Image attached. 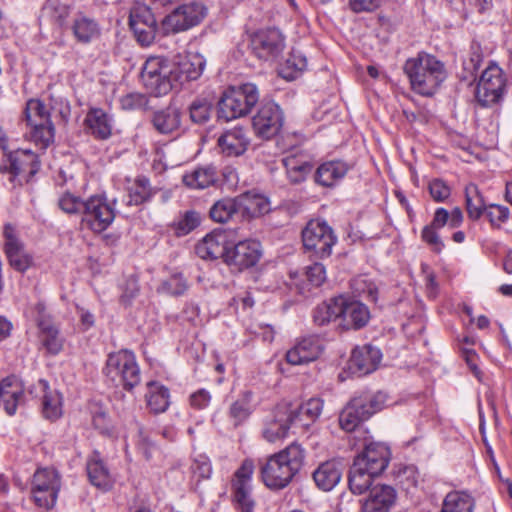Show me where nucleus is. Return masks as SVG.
<instances>
[{
  "mask_svg": "<svg viewBox=\"0 0 512 512\" xmlns=\"http://www.w3.org/2000/svg\"><path fill=\"white\" fill-rule=\"evenodd\" d=\"M304 448L293 442L285 449L271 455L261 466V478L271 490L287 487L302 469L305 461Z\"/></svg>",
  "mask_w": 512,
  "mask_h": 512,
  "instance_id": "nucleus-1",
  "label": "nucleus"
},
{
  "mask_svg": "<svg viewBox=\"0 0 512 512\" xmlns=\"http://www.w3.org/2000/svg\"><path fill=\"white\" fill-rule=\"evenodd\" d=\"M404 71L412 89L423 96H432L446 78L444 64L427 53H419L417 57L408 59Z\"/></svg>",
  "mask_w": 512,
  "mask_h": 512,
  "instance_id": "nucleus-2",
  "label": "nucleus"
},
{
  "mask_svg": "<svg viewBox=\"0 0 512 512\" xmlns=\"http://www.w3.org/2000/svg\"><path fill=\"white\" fill-rule=\"evenodd\" d=\"M26 125L25 139L37 147L46 149L54 140V125L46 105L39 99H29L21 115Z\"/></svg>",
  "mask_w": 512,
  "mask_h": 512,
  "instance_id": "nucleus-3",
  "label": "nucleus"
},
{
  "mask_svg": "<svg viewBox=\"0 0 512 512\" xmlns=\"http://www.w3.org/2000/svg\"><path fill=\"white\" fill-rule=\"evenodd\" d=\"M259 100L255 84L245 83L227 89L218 102V119L230 121L246 116Z\"/></svg>",
  "mask_w": 512,
  "mask_h": 512,
  "instance_id": "nucleus-4",
  "label": "nucleus"
},
{
  "mask_svg": "<svg viewBox=\"0 0 512 512\" xmlns=\"http://www.w3.org/2000/svg\"><path fill=\"white\" fill-rule=\"evenodd\" d=\"M387 397L382 392L363 393L354 397L341 411L339 425L346 432L354 431L362 422L383 409Z\"/></svg>",
  "mask_w": 512,
  "mask_h": 512,
  "instance_id": "nucleus-5",
  "label": "nucleus"
},
{
  "mask_svg": "<svg viewBox=\"0 0 512 512\" xmlns=\"http://www.w3.org/2000/svg\"><path fill=\"white\" fill-rule=\"evenodd\" d=\"M104 374L116 387L131 391L140 383V369L132 351L123 349L110 353L106 360Z\"/></svg>",
  "mask_w": 512,
  "mask_h": 512,
  "instance_id": "nucleus-6",
  "label": "nucleus"
},
{
  "mask_svg": "<svg viewBox=\"0 0 512 512\" xmlns=\"http://www.w3.org/2000/svg\"><path fill=\"white\" fill-rule=\"evenodd\" d=\"M506 91V77L497 64H490L481 74L475 90V98L482 107L499 104Z\"/></svg>",
  "mask_w": 512,
  "mask_h": 512,
  "instance_id": "nucleus-7",
  "label": "nucleus"
},
{
  "mask_svg": "<svg viewBox=\"0 0 512 512\" xmlns=\"http://www.w3.org/2000/svg\"><path fill=\"white\" fill-rule=\"evenodd\" d=\"M172 74L173 70L169 61L160 57H150L145 61L140 77L151 94L160 96L173 89Z\"/></svg>",
  "mask_w": 512,
  "mask_h": 512,
  "instance_id": "nucleus-8",
  "label": "nucleus"
},
{
  "mask_svg": "<svg viewBox=\"0 0 512 512\" xmlns=\"http://www.w3.org/2000/svg\"><path fill=\"white\" fill-rule=\"evenodd\" d=\"M61 489V477L54 468L37 469L33 475L31 493L37 506L50 509Z\"/></svg>",
  "mask_w": 512,
  "mask_h": 512,
  "instance_id": "nucleus-9",
  "label": "nucleus"
},
{
  "mask_svg": "<svg viewBox=\"0 0 512 512\" xmlns=\"http://www.w3.org/2000/svg\"><path fill=\"white\" fill-rule=\"evenodd\" d=\"M302 241L306 250L313 251L319 258H326L331 255L337 238L326 222L311 220L302 231Z\"/></svg>",
  "mask_w": 512,
  "mask_h": 512,
  "instance_id": "nucleus-10",
  "label": "nucleus"
},
{
  "mask_svg": "<svg viewBox=\"0 0 512 512\" xmlns=\"http://www.w3.org/2000/svg\"><path fill=\"white\" fill-rule=\"evenodd\" d=\"M115 211L104 196L93 195L85 200L81 225L94 233L105 231L114 221Z\"/></svg>",
  "mask_w": 512,
  "mask_h": 512,
  "instance_id": "nucleus-11",
  "label": "nucleus"
},
{
  "mask_svg": "<svg viewBox=\"0 0 512 512\" xmlns=\"http://www.w3.org/2000/svg\"><path fill=\"white\" fill-rule=\"evenodd\" d=\"M250 46L260 60H274L285 48V37L277 28L260 29L251 36Z\"/></svg>",
  "mask_w": 512,
  "mask_h": 512,
  "instance_id": "nucleus-12",
  "label": "nucleus"
},
{
  "mask_svg": "<svg viewBox=\"0 0 512 512\" xmlns=\"http://www.w3.org/2000/svg\"><path fill=\"white\" fill-rule=\"evenodd\" d=\"M129 25L137 41L148 46L153 43L159 26L151 9L145 5H137L130 11Z\"/></svg>",
  "mask_w": 512,
  "mask_h": 512,
  "instance_id": "nucleus-13",
  "label": "nucleus"
},
{
  "mask_svg": "<svg viewBox=\"0 0 512 512\" xmlns=\"http://www.w3.org/2000/svg\"><path fill=\"white\" fill-rule=\"evenodd\" d=\"M262 256L260 242L256 240L240 241L228 248L225 263L235 271H243L254 267Z\"/></svg>",
  "mask_w": 512,
  "mask_h": 512,
  "instance_id": "nucleus-14",
  "label": "nucleus"
},
{
  "mask_svg": "<svg viewBox=\"0 0 512 512\" xmlns=\"http://www.w3.org/2000/svg\"><path fill=\"white\" fill-rule=\"evenodd\" d=\"M282 123L281 109L274 102L263 103L252 120L255 133L263 139L275 136L280 131Z\"/></svg>",
  "mask_w": 512,
  "mask_h": 512,
  "instance_id": "nucleus-15",
  "label": "nucleus"
},
{
  "mask_svg": "<svg viewBox=\"0 0 512 512\" xmlns=\"http://www.w3.org/2000/svg\"><path fill=\"white\" fill-rule=\"evenodd\" d=\"M294 423V412L292 407L287 404H281L266 417L262 435L268 442H276L283 439Z\"/></svg>",
  "mask_w": 512,
  "mask_h": 512,
  "instance_id": "nucleus-16",
  "label": "nucleus"
},
{
  "mask_svg": "<svg viewBox=\"0 0 512 512\" xmlns=\"http://www.w3.org/2000/svg\"><path fill=\"white\" fill-rule=\"evenodd\" d=\"M391 458L389 447L381 442H370L364 446L354 461L371 474L379 476L388 466Z\"/></svg>",
  "mask_w": 512,
  "mask_h": 512,
  "instance_id": "nucleus-17",
  "label": "nucleus"
},
{
  "mask_svg": "<svg viewBox=\"0 0 512 512\" xmlns=\"http://www.w3.org/2000/svg\"><path fill=\"white\" fill-rule=\"evenodd\" d=\"M4 250L10 266L18 272L24 273L32 263V256L25 250L24 244L16 235L15 228L11 224L4 226Z\"/></svg>",
  "mask_w": 512,
  "mask_h": 512,
  "instance_id": "nucleus-18",
  "label": "nucleus"
},
{
  "mask_svg": "<svg viewBox=\"0 0 512 512\" xmlns=\"http://www.w3.org/2000/svg\"><path fill=\"white\" fill-rule=\"evenodd\" d=\"M324 350L323 340L318 335L301 338L287 351L286 360L292 365H303L315 361Z\"/></svg>",
  "mask_w": 512,
  "mask_h": 512,
  "instance_id": "nucleus-19",
  "label": "nucleus"
},
{
  "mask_svg": "<svg viewBox=\"0 0 512 512\" xmlns=\"http://www.w3.org/2000/svg\"><path fill=\"white\" fill-rule=\"evenodd\" d=\"M173 70L172 80L174 86L185 81L196 80L204 70L206 61L199 53H189L179 58L177 62H170Z\"/></svg>",
  "mask_w": 512,
  "mask_h": 512,
  "instance_id": "nucleus-20",
  "label": "nucleus"
},
{
  "mask_svg": "<svg viewBox=\"0 0 512 512\" xmlns=\"http://www.w3.org/2000/svg\"><path fill=\"white\" fill-rule=\"evenodd\" d=\"M382 354L380 350L372 345L356 347L348 362V369L351 374L363 376L376 370Z\"/></svg>",
  "mask_w": 512,
  "mask_h": 512,
  "instance_id": "nucleus-21",
  "label": "nucleus"
},
{
  "mask_svg": "<svg viewBox=\"0 0 512 512\" xmlns=\"http://www.w3.org/2000/svg\"><path fill=\"white\" fill-rule=\"evenodd\" d=\"M24 402V387L16 376H8L0 381V406L8 415H14L17 407Z\"/></svg>",
  "mask_w": 512,
  "mask_h": 512,
  "instance_id": "nucleus-22",
  "label": "nucleus"
},
{
  "mask_svg": "<svg viewBox=\"0 0 512 512\" xmlns=\"http://www.w3.org/2000/svg\"><path fill=\"white\" fill-rule=\"evenodd\" d=\"M397 491L387 484H375L363 504V511L388 512L396 503Z\"/></svg>",
  "mask_w": 512,
  "mask_h": 512,
  "instance_id": "nucleus-23",
  "label": "nucleus"
},
{
  "mask_svg": "<svg viewBox=\"0 0 512 512\" xmlns=\"http://www.w3.org/2000/svg\"><path fill=\"white\" fill-rule=\"evenodd\" d=\"M8 164H4L7 168L5 171H10L15 176L24 174L27 180L33 177L40 168V162L37 155L31 150L19 149L8 155Z\"/></svg>",
  "mask_w": 512,
  "mask_h": 512,
  "instance_id": "nucleus-24",
  "label": "nucleus"
},
{
  "mask_svg": "<svg viewBox=\"0 0 512 512\" xmlns=\"http://www.w3.org/2000/svg\"><path fill=\"white\" fill-rule=\"evenodd\" d=\"M86 471L93 486L105 491L112 487L114 479L99 451L94 450L88 456Z\"/></svg>",
  "mask_w": 512,
  "mask_h": 512,
  "instance_id": "nucleus-25",
  "label": "nucleus"
},
{
  "mask_svg": "<svg viewBox=\"0 0 512 512\" xmlns=\"http://www.w3.org/2000/svg\"><path fill=\"white\" fill-rule=\"evenodd\" d=\"M341 316L343 327L346 329H361L370 319V311L366 305L356 300H349L342 296Z\"/></svg>",
  "mask_w": 512,
  "mask_h": 512,
  "instance_id": "nucleus-26",
  "label": "nucleus"
},
{
  "mask_svg": "<svg viewBox=\"0 0 512 512\" xmlns=\"http://www.w3.org/2000/svg\"><path fill=\"white\" fill-rule=\"evenodd\" d=\"M226 242L225 233L213 231L196 245L195 252L200 258L205 260L223 258L225 261L226 253L228 252Z\"/></svg>",
  "mask_w": 512,
  "mask_h": 512,
  "instance_id": "nucleus-27",
  "label": "nucleus"
},
{
  "mask_svg": "<svg viewBox=\"0 0 512 512\" xmlns=\"http://www.w3.org/2000/svg\"><path fill=\"white\" fill-rule=\"evenodd\" d=\"M218 145L226 156H240L247 150L249 138L243 128L235 127L219 137Z\"/></svg>",
  "mask_w": 512,
  "mask_h": 512,
  "instance_id": "nucleus-28",
  "label": "nucleus"
},
{
  "mask_svg": "<svg viewBox=\"0 0 512 512\" xmlns=\"http://www.w3.org/2000/svg\"><path fill=\"white\" fill-rule=\"evenodd\" d=\"M349 165L341 160L322 163L315 172V181L324 187H331L347 174Z\"/></svg>",
  "mask_w": 512,
  "mask_h": 512,
  "instance_id": "nucleus-29",
  "label": "nucleus"
},
{
  "mask_svg": "<svg viewBox=\"0 0 512 512\" xmlns=\"http://www.w3.org/2000/svg\"><path fill=\"white\" fill-rule=\"evenodd\" d=\"M39 340L49 355H58L64 348L65 339L54 322L41 320L39 323Z\"/></svg>",
  "mask_w": 512,
  "mask_h": 512,
  "instance_id": "nucleus-30",
  "label": "nucleus"
},
{
  "mask_svg": "<svg viewBox=\"0 0 512 512\" xmlns=\"http://www.w3.org/2000/svg\"><path fill=\"white\" fill-rule=\"evenodd\" d=\"M37 387L43 393L42 395V413L43 416L55 421L62 415V397L56 390H51L46 380L40 379Z\"/></svg>",
  "mask_w": 512,
  "mask_h": 512,
  "instance_id": "nucleus-31",
  "label": "nucleus"
},
{
  "mask_svg": "<svg viewBox=\"0 0 512 512\" xmlns=\"http://www.w3.org/2000/svg\"><path fill=\"white\" fill-rule=\"evenodd\" d=\"M252 400L253 393L246 390L231 403L228 410V418L232 422L233 427L237 428L249 419L254 410Z\"/></svg>",
  "mask_w": 512,
  "mask_h": 512,
  "instance_id": "nucleus-32",
  "label": "nucleus"
},
{
  "mask_svg": "<svg viewBox=\"0 0 512 512\" xmlns=\"http://www.w3.org/2000/svg\"><path fill=\"white\" fill-rule=\"evenodd\" d=\"M152 124L161 134L173 133L181 125V111L176 106L169 105L153 114Z\"/></svg>",
  "mask_w": 512,
  "mask_h": 512,
  "instance_id": "nucleus-33",
  "label": "nucleus"
},
{
  "mask_svg": "<svg viewBox=\"0 0 512 512\" xmlns=\"http://www.w3.org/2000/svg\"><path fill=\"white\" fill-rule=\"evenodd\" d=\"M341 475L338 463L326 461L321 463L313 472V479L318 488L323 491H330L339 483Z\"/></svg>",
  "mask_w": 512,
  "mask_h": 512,
  "instance_id": "nucleus-34",
  "label": "nucleus"
},
{
  "mask_svg": "<svg viewBox=\"0 0 512 512\" xmlns=\"http://www.w3.org/2000/svg\"><path fill=\"white\" fill-rule=\"evenodd\" d=\"M85 123L96 138L107 139L111 135V119L100 108L91 109L85 118Z\"/></svg>",
  "mask_w": 512,
  "mask_h": 512,
  "instance_id": "nucleus-35",
  "label": "nucleus"
},
{
  "mask_svg": "<svg viewBox=\"0 0 512 512\" xmlns=\"http://www.w3.org/2000/svg\"><path fill=\"white\" fill-rule=\"evenodd\" d=\"M217 181V171L212 165L198 167L183 176V183L192 189H205Z\"/></svg>",
  "mask_w": 512,
  "mask_h": 512,
  "instance_id": "nucleus-36",
  "label": "nucleus"
},
{
  "mask_svg": "<svg viewBox=\"0 0 512 512\" xmlns=\"http://www.w3.org/2000/svg\"><path fill=\"white\" fill-rule=\"evenodd\" d=\"M342 296L331 298L316 306L313 311V321L319 326L328 324L341 316Z\"/></svg>",
  "mask_w": 512,
  "mask_h": 512,
  "instance_id": "nucleus-37",
  "label": "nucleus"
},
{
  "mask_svg": "<svg viewBox=\"0 0 512 512\" xmlns=\"http://www.w3.org/2000/svg\"><path fill=\"white\" fill-rule=\"evenodd\" d=\"M474 498L463 491L449 492L442 503L440 512H473Z\"/></svg>",
  "mask_w": 512,
  "mask_h": 512,
  "instance_id": "nucleus-38",
  "label": "nucleus"
},
{
  "mask_svg": "<svg viewBox=\"0 0 512 512\" xmlns=\"http://www.w3.org/2000/svg\"><path fill=\"white\" fill-rule=\"evenodd\" d=\"M465 202L468 217L473 221L479 220L488 207L478 186L473 183L465 187Z\"/></svg>",
  "mask_w": 512,
  "mask_h": 512,
  "instance_id": "nucleus-39",
  "label": "nucleus"
},
{
  "mask_svg": "<svg viewBox=\"0 0 512 512\" xmlns=\"http://www.w3.org/2000/svg\"><path fill=\"white\" fill-rule=\"evenodd\" d=\"M146 399L147 406L153 413H163L169 406V390L159 383L149 382Z\"/></svg>",
  "mask_w": 512,
  "mask_h": 512,
  "instance_id": "nucleus-40",
  "label": "nucleus"
},
{
  "mask_svg": "<svg viewBox=\"0 0 512 512\" xmlns=\"http://www.w3.org/2000/svg\"><path fill=\"white\" fill-rule=\"evenodd\" d=\"M377 477L363 467L353 462L349 472V488L353 494L361 495L372 487L373 479Z\"/></svg>",
  "mask_w": 512,
  "mask_h": 512,
  "instance_id": "nucleus-41",
  "label": "nucleus"
},
{
  "mask_svg": "<svg viewBox=\"0 0 512 512\" xmlns=\"http://www.w3.org/2000/svg\"><path fill=\"white\" fill-rule=\"evenodd\" d=\"M73 33L81 43H89L100 33L99 26L94 19L79 15L73 23Z\"/></svg>",
  "mask_w": 512,
  "mask_h": 512,
  "instance_id": "nucleus-42",
  "label": "nucleus"
},
{
  "mask_svg": "<svg viewBox=\"0 0 512 512\" xmlns=\"http://www.w3.org/2000/svg\"><path fill=\"white\" fill-rule=\"evenodd\" d=\"M287 176L291 183L298 184L303 182L312 170V165L295 155L287 156L283 159Z\"/></svg>",
  "mask_w": 512,
  "mask_h": 512,
  "instance_id": "nucleus-43",
  "label": "nucleus"
},
{
  "mask_svg": "<svg viewBox=\"0 0 512 512\" xmlns=\"http://www.w3.org/2000/svg\"><path fill=\"white\" fill-rule=\"evenodd\" d=\"M209 215L215 222H228L234 215H238L236 197H227L216 201L210 208Z\"/></svg>",
  "mask_w": 512,
  "mask_h": 512,
  "instance_id": "nucleus-44",
  "label": "nucleus"
},
{
  "mask_svg": "<svg viewBox=\"0 0 512 512\" xmlns=\"http://www.w3.org/2000/svg\"><path fill=\"white\" fill-rule=\"evenodd\" d=\"M214 110V103L206 97H198L189 106V114L192 122L202 125L209 121Z\"/></svg>",
  "mask_w": 512,
  "mask_h": 512,
  "instance_id": "nucleus-45",
  "label": "nucleus"
},
{
  "mask_svg": "<svg viewBox=\"0 0 512 512\" xmlns=\"http://www.w3.org/2000/svg\"><path fill=\"white\" fill-rule=\"evenodd\" d=\"M190 29L179 7L166 15L159 26V33L166 36Z\"/></svg>",
  "mask_w": 512,
  "mask_h": 512,
  "instance_id": "nucleus-46",
  "label": "nucleus"
},
{
  "mask_svg": "<svg viewBox=\"0 0 512 512\" xmlns=\"http://www.w3.org/2000/svg\"><path fill=\"white\" fill-rule=\"evenodd\" d=\"M152 196V190L149 180L146 177H138L133 184L128 187L127 205H140Z\"/></svg>",
  "mask_w": 512,
  "mask_h": 512,
  "instance_id": "nucleus-47",
  "label": "nucleus"
},
{
  "mask_svg": "<svg viewBox=\"0 0 512 512\" xmlns=\"http://www.w3.org/2000/svg\"><path fill=\"white\" fill-rule=\"evenodd\" d=\"M307 66L306 58L297 53H292L285 63L279 69V75L288 81H292L305 70Z\"/></svg>",
  "mask_w": 512,
  "mask_h": 512,
  "instance_id": "nucleus-48",
  "label": "nucleus"
},
{
  "mask_svg": "<svg viewBox=\"0 0 512 512\" xmlns=\"http://www.w3.org/2000/svg\"><path fill=\"white\" fill-rule=\"evenodd\" d=\"M323 409V401L320 398H311L298 408L292 409L294 412V422L296 420L315 421L321 414Z\"/></svg>",
  "mask_w": 512,
  "mask_h": 512,
  "instance_id": "nucleus-49",
  "label": "nucleus"
},
{
  "mask_svg": "<svg viewBox=\"0 0 512 512\" xmlns=\"http://www.w3.org/2000/svg\"><path fill=\"white\" fill-rule=\"evenodd\" d=\"M190 28L199 25L207 16V7L201 2H191L179 6Z\"/></svg>",
  "mask_w": 512,
  "mask_h": 512,
  "instance_id": "nucleus-50",
  "label": "nucleus"
},
{
  "mask_svg": "<svg viewBox=\"0 0 512 512\" xmlns=\"http://www.w3.org/2000/svg\"><path fill=\"white\" fill-rule=\"evenodd\" d=\"M484 214L489 220L492 228L500 229L502 224L508 221L510 210L508 207L499 204H489Z\"/></svg>",
  "mask_w": 512,
  "mask_h": 512,
  "instance_id": "nucleus-51",
  "label": "nucleus"
},
{
  "mask_svg": "<svg viewBox=\"0 0 512 512\" xmlns=\"http://www.w3.org/2000/svg\"><path fill=\"white\" fill-rule=\"evenodd\" d=\"M58 206L67 214L80 213L82 215L85 207V201L70 192H65L60 196Z\"/></svg>",
  "mask_w": 512,
  "mask_h": 512,
  "instance_id": "nucleus-52",
  "label": "nucleus"
},
{
  "mask_svg": "<svg viewBox=\"0 0 512 512\" xmlns=\"http://www.w3.org/2000/svg\"><path fill=\"white\" fill-rule=\"evenodd\" d=\"M232 486L234 490V500L241 512H253L254 502L250 495V485L232 484Z\"/></svg>",
  "mask_w": 512,
  "mask_h": 512,
  "instance_id": "nucleus-53",
  "label": "nucleus"
},
{
  "mask_svg": "<svg viewBox=\"0 0 512 512\" xmlns=\"http://www.w3.org/2000/svg\"><path fill=\"white\" fill-rule=\"evenodd\" d=\"M200 224V215L195 211H187L174 223L175 233L177 236L189 234Z\"/></svg>",
  "mask_w": 512,
  "mask_h": 512,
  "instance_id": "nucleus-54",
  "label": "nucleus"
},
{
  "mask_svg": "<svg viewBox=\"0 0 512 512\" xmlns=\"http://www.w3.org/2000/svg\"><path fill=\"white\" fill-rule=\"evenodd\" d=\"M238 214L241 215L243 219H251L255 218V210H256V194H251L249 192L243 193L241 195L236 196Z\"/></svg>",
  "mask_w": 512,
  "mask_h": 512,
  "instance_id": "nucleus-55",
  "label": "nucleus"
},
{
  "mask_svg": "<svg viewBox=\"0 0 512 512\" xmlns=\"http://www.w3.org/2000/svg\"><path fill=\"white\" fill-rule=\"evenodd\" d=\"M164 291L173 296H180L187 290V282L180 274L171 276L162 285Z\"/></svg>",
  "mask_w": 512,
  "mask_h": 512,
  "instance_id": "nucleus-56",
  "label": "nucleus"
},
{
  "mask_svg": "<svg viewBox=\"0 0 512 512\" xmlns=\"http://www.w3.org/2000/svg\"><path fill=\"white\" fill-rule=\"evenodd\" d=\"M483 60V55L479 45H472L469 52V58L464 60V69L471 75L478 71Z\"/></svg>",
  "mask_w": 512,
  "mask_h": 512,
  "instance_id": "nucleus-57",
  "label": "nucleus"
},
{
  "mask_svg": "<svg viewBox=\"0 0 512 512\" xmlns=\"http://www.w3.org/2000/svg\"><path fill=\"white\" fill-rule=\"evenodd\" d=\"M428 188L431 197L436 202H444L451 194L450 187L441 179L432 180Z\"/></svg>",
  "mask_w": 512,
  "mask_h": 512,
  "instance_id": "nucleus-58",
  "label": "nucleus"
},
{
  "mask_svg": "<svg viewBox=\"0 0 512 512\" xmlns=\"http://www.w3.org/2000/svg\"><path fill=\"white\" fill-rule=\"evenodd\" d=\"M305 274L309 283L315 287L322 285L326 279L325 267L318 262L308 266Z\"/></svg>",
  "mask_w": 512,
  "mask_h": 512,
  "instance_id": "nucleus-59",
  "label": "nucleus"
},
{
  "mask_svg": "<svg viewBox=\"0 0 512 512\" xmlns=\"http://www.w3.org/2000/svg\"><path fill=\"white\" fill-rule=\"evenodd\" d=\"M138 293V280L134 276L127 278L123 287L122 295L120 297L121 303H123L124 305H130L132 300L138 295Z\"/></svg>",
  "mask_w": 512,
  "mask_h": 512,
  "instance_id": "nucleus-60",
  "label": "nucleus"
},
{
  "mask_svg": "<svg viewBox=\"0 0 512 512\" xmlns=\"http://www.w3.org/2000/svg\"><path fill=\"white\" fill-rule=\"evenodd\" d=\"M435 227L431 225H427L422 230V239L425 241L428 245L431 246L432 250L435 252H440L442 248L444 247L443 242L439 238Z\"/></svg>",
  "mask_w": 512,
  "mask_h": 512,
  "instance_id": "nucleus-61",
  "label": "nucleus"
},
{
  "mask_svg": "<svg viewBox=\"0 0 512 512\" xmlns=\"http://www.w3.org/2000/svg\"><path fill=\"white\" fill-rule=\"evenodd\" d=\"M254 471V465L251 460H245L239 469L235 472V479L233 484L250 485L251 476Z\"/></svg>",
  "mask_w": 512,
  "mask_h": 512,
  "instance_id": "nucleus-62",
  "label": "nucleus"
},
{
  "mask_svg": "<svg viewBox=\"0 0 512 512\" xmlns=\"http://www.w3.org/2000/svg\"><path fill=\"white\" fill-rule=\"evenodd\" d=\"M121 107L125 110L141 108L145 103V97L142 94L130 93L123 96L120 100Z\"/></svg>",
  "mask_w": 512,
  "mask_h": 512,
  "instance_id": "nucleus-63",
  "label": "nucleus"
},
{
  "mask_svg": "<svg viewBox=\"0 0 512 512\" xmlns=\"http://www.w3.org/2000/svg\"><path fill=\"white\" fill-rule=\"evenodd\" d=\"M211 400V395L205 389H200L190 396L191 406L196 409L206 408Z\"/></svg>",
  "mask_w": 512,
  "mask_h": 512,
  "instance_id": "nucleus-64",
  "label": "nucleus"
}]
</instances>
